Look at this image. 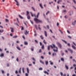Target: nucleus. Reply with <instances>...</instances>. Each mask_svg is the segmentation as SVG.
Returning <instances> with one entry per match:
<instances>
[{"mask_svg":"<svg viewBox=\"0 0 76 76\" xmlns=\"http://www.w3.org/2000/svg\"><path fill=\"white\" fill-rule=\"evenodd\" d=\"M72 48H73L74 49V50H75V49H76V47H75V46H74L73 45H72Z\"/></svg>","mask_w":76,"mask_h":76,"instance_id":"f8f14e48","label":"nucleus"},{"mask_svg":"<svg viewBox=\"0 0 76 76\" xmlns=\"http://www.w3.org/2000/svg\"><path fill=\"white\" fill-rule=\"evenodd\" d=\"M44 34H45V37H47V32L46 31H44Z\"/></svg>","mask_w":76,"mask_h":76,"instance_id":"39448f33","label":"nucleus"},{"mask_svg":"<svg viewBox=\"0 0 76 76\" xmlns=\"http://www.w3.org/2000/svg\"><path fill=\"white\" fill-rule=\"evenodd\" d=\"M15 25H17V26H19V25H18V23H15Z\"/></svg>","mask_w":76,"mask_h":76,"instance_id":"72a5a7b5","label":"nucleus"},{"mask_svg":"<svg viewBox=\"0 0 76 76\" xmlns=\"http://www.w3.org/2000/svg\"><path fill=\"white\" fill-rule=\"evenodd\" d=\"M39 70H42V68H40L39 69Z\"/></svg>","mask_w":76,"mask_h":76,"instance_id":"c9c22d12","label":"nucleus"},{"mask_svg":"<svg viewBox=\"0 0 76 76\" xmlns=\"http://www.w3.org/2000/svg\"><path fill=\"white\" fill-rule=\"evenodd\" d=\"M56 44L57 45H58V46L60 47V48H61V44H60L59 42H57L56 43Z\"/></svg>","mask_w":76,"mask_h":76,"instance_id":"7ed1b4c3","label":"nucleus"},{"mask_svg":"<svg viewBox=\"0 0 76 76\" xmlns=\"http://www.w3.org/2000/svg\"><path fill=\"white\" fill-rule=\"evenodd\" d=\"M6 22H9V20L7 19H5Z\"/></svg>","mask_w":76,"mask_h":76,"instance_id":"58836bf2","label":"nucleus"},{"mask_svg":"<svg viewBox=\"0 0 76 76\" xmlns=\"http://www.w3.org/2000/svg\"><path fill=\"white\" fill-rule=\"evenodd\" d=\"M24 45H28V42H24Z\"/></svg>","mask_w":76,"mask_h":76,"instance_id":"aec40b11","label":"nucleus"},{"mask_svg":"<svg viewBox=\"0 0 76 76\" xmlns=\"http://www.w3.org/2000/svg\"><path fill=\"white\" fill-rule=\"evenodd\" d=\"M62 41H63V42H65V44H67V42H66V41L64 40H63V39H62Z\"/></svg>","mask_w":76,"mask_h":76,"instance_id":"6ab92c4d","label":"nucleus"},{"mask_svg":"<svg viewBox=\"0 0 76 76\" xmlns=\"http://www.w3.org/2000/svg\"><path fill=\"white\" fill-rule=\"evenodd\" d=\"M60 74H61V76H63V73L62 72H60Z\"/></svg>","mask_w":76,"mask_h":76,"instance_id":"e433bc0d","label":"nucleus"},{"mask_svg":"<svg viewBox=\"0 0 76 76\" xmlns=\"http://www.w3.org/2000/svg\"><path fill=\"white\" fill-rule=\"evenodd\" d=\"M58 25H59V24L58 23H57V26H58Z\"/></svg>","mask_w":76,"mask_h":76,"instance_id":"774afa93","label":"nucleus"},{"mask_svg":"<svg viewBox=\"0 0 76 76\" xmlns=\"http://www.w3.org/2000/svg\"><path fill=\"white\" fill-rule=\"evenodd\" d=\"M4 32V30H0V33H3V32Z\"/></svg>","mask_w":76,"mask_h":76,"instance_id":"2eb2a0df","label":"nucleus"},{"mask_svg":"<svg viewBox=\"0 0 76 76\" xmlns=\"http://www.w3.org/2000/svg\"><path fill=\"white\" fill-rule=\"evenodd\" d=\"M32 60H34V61H35V59L34 58H32Z\"/></svg>","mask_w":76,"mask_h":76,"instance_id":"8fccbe9b","label":"nucleus"},{"mask_svg":"<svg viewBox=\"0 0 76 76\" xmlns=\"http://www.w3.org/2000/svg\"><path fill=\"white\" fill-rule=\"evenodd\" d=\"M68 51H71V53H73V51L72 49L70 48L68 49Z\"/></svg>","mask_w":76,"mask_h":76,"instance_id":"0eeeda50","label":"nucleus"},{"mask_svg":"<svg viewBox=\"0 0 76 76\" xmlns=\"http://www.w3.org/2000/svg\"><path fill=\"white\" fill-rule=\"evenodd\" d=\"M67 32L68 33V34H70V32L69 31L67 30Z\"/></svg>","mask_w":76,"mask_h":76,"instance_id":"864d4df0","label":"nucleus"},{"mask_svg":"<svg viewBox=\"0 0 76 76\" xmlns=\"http://www.w3.org/2000/svg\"><path fill=\"white\" fill-rule=\"evenodd\" d=\"M45 63L46 65H48V61H45Z\"/></svg>","mask_w":76,"mask_h":76,"instance_id":"5701e85b","label":"nucleus"},{"mask_svg":"<svg viewBox=\"0 0 76 76\" xmlns=\"http://www.w3.org/2000/svg\"><path fill=\"white\" fill-rule=\"evenodd\" d=\"M15 1V2H16L17 4H16V5H17V6H19V3H18V2L17 1H16V0H14Z\"/></svg>","mask_w":76,"mask_h":76,"instance_id":"9d476101","label":"nucleus"},{"mask_svg":"<svg viewBox=\"0 0 76 76\" xmlns=\"http://www.w3.org/2000/svg\"><path fill=\"white\" fill-rule=\"evenodd\" d=\"M15 73L16 74H17L18 73V71H17V70H16L15 71Z\"/></svg>","mask_w":76,"mask_h":76,"instance_id":"e2e57ef3","label":"nucleus"},{"mask_svg":"<svg viewBox=\"0 0 76 76\" xmlns=\"http://www.w3.org/2000/svg\"><path fill=\"white\" fill-rule=\"evenodd\" d=\"M52 45H50V47L51 48H56V50H55V49H53V51L54 52H57L58 51V48L57 47H56V46L54 44H52Z\"/></svg>","mask_w":76,"mask_h":76,"instance_id":"f257e3e1","label":"nucleus"},{"mask_svg":"<svg viewBox=\"0 0 76 76\" xmlns=\"http://www.w3.org/2000/svg\"><path fill=\"white\" fill-rule=\"evenodd\" d=\"M47 28L48 29H49L50 28L49 27V26H47Z\"/></svg>","mask_w":76,"mask_h":76,"instance_id":"6e6d98bb","label":"nucleus"},{"mask_svg":"<svg viewBox=\"0 0 76 76\" xmlns=\"http://www.w3.org/2000/svg\"><path fill=\"white\" fill-rule=\"evenodd\" d=\"M35 42H36V43H38V42L37 41V40H35Z\"/></svg>","mask_w":76,"mask_h":76,"instance_id":"680f3d73","label":"nucleus"},{"mask_svg":"<svg viewBox=\"0 0 76 76\" xmlns=\"http://www.w3.org/2000/svg\"><path fill=\"white\" fill-rule=\"evenodd\" d=\"M50 64L52 65V64H53V62H51V61H50Z\"/></svg>","mask_w":76,"mask_h":76,"instance_id":"bf43d9fd","label":"nucleus"},{"mask_svg":"<svg viewBox=\"0 0 76 76\" xmlns=\"http://www.w3.org/2000/svg\"><path fill=\"white\" fill-rule=\"evenodd\" d=\"M17 49H18V50H19L20 51V48H19V47L17 46L16 47Z\"/></svg>","mask_w":76,"mask_h":76,"instance_id":"4468645a","label":"nucleus"},{"mask_svg":"<svg viewBox=\"0 0 76 76\" xmlns=\"http://www.w3.org/2000/svg\"><path fill=\"white\" fill-rule=\"evenodd\" d=\"M28 76V74L27 73H26V76Z\"/></svg>","mask_w":76,"mask_h":76,"instance_id":"0e129e2a","label":"nucleus"},{"mask_svg":"<svg viewBox=\"0 0 76 76\" xmlns=\"http://www.w3.org/2000/svg\"><path fill=\"white\" fill-rule=\"evenodd\" d=\"M68 37L69 38H70V39L72 38V37H71L70 36H68Z\"/></svg>","mask_w":76,"mask_h":76,"instance_id":"c03bdc74","label":"nucleus"},{"mask_svg":"<svg viewBox=\"0 0 76 76\" xmlns=\"http://www.w3.org/2000/svg\"><path fill=\"white\" fill-rule=\"evenodd\" d=\"M56 53H53V56H56Z\"/></svg>","mask_w":76,"mask_h":76,"instance_id":"b1692460","label":"nucleus"},{"mask_svg":"<svg viewBox=\"0 0 76 76\" xmlns=\"http://www.w3.org/2000/svg\"><path fill=\"white\" fill-rule=\"evenodd\" d=\"M39 6L40 7H41V8H42H42H43V7H42V5H41V4H40Z\"/></svg>","mask_w":76,"mask_h":76,"instance_id":"cd10ccee","label":"nucleus"},{"mask_svg":"<svg viewBox=\"0 0 76 76\" xmlns=\"http://www.w3.org/2000/svg\"><path fill=\"white\" fill-rule=\"evenodd\" d=\"M28 14H29V12L28 11H27V14H26V15L28 16Z\"/></svg>","mask_w":76,"mask_h":76,"instance_id":"f704fd0d","label":"nucleus"},{"mask_svg":"<svg viewBox=\"0 0 76 76\" xmlns=\"http://www.w3.org/2000/svg\"><path fill=\"white\" fill-rule=\"evenodd\" d=\"M48 50H50V46H48Z\"/></svg>","mask_w":76,"mask_h":76,"instance_id":"7c9ffc66","label":"nucleus"},{"mask_svg":"<svg viewBox=\"0 0 76 76\" xmlns=\"http://www.w3.org/2000/svg\"><path fill=\"white\" fill-rule=\"evenodd\" d=\"M40 38H41V39H44V37H42V35H41L40 36Z\"/></svg>","mask_w":76,"mask_h":76,"instance_id":"f3484780","label":"nucleus"},{"mask_svg":"<svg viewBox=\"0 0 76 76\" xmlns=\"http://www.w3.org/2000/svg\"><path fill=\"white\" fill-rule=\"evenodd\" d=\"M18 37V36H13L12 38H16Z\"/></svg>","mask_w":76,"mask_h":76,"instance_id":"dca6fc26","label":"nucleus"},{"mask_svg":"<svg viewBox=\"0 0 76 76\" xmlns=\"http://www.w3.org/2000/svg\"><path fill=\"white\" fill-rule=\"evenodd\" d=\"M7 67H9V64H7Z\"/></svg>","mask_w":76,"mask_h":76,"instance_id":"5fc2aeb1","label":"nucleus"},{"mask_svg":"<svg viewBox=\"0 0 76 76\" xmlns=\"http://www.w3.org/2000/svg\"><path fill=\"white\" fill-rule=\"evenodd\" d=\"M76 20H75L74 21V22H73L72 23V24L73 25L75 26L76 24Z\"/></svg>","mask_w":76,"mask_h":76,"instance_id":"423d86ee","label":"nucleus"},{"mask_svg":"<svg viewBox=\"0 0 76 76\" xmlns=\"http://www.w3.org/2000/svg\"><path fill=\"white\" fill-rule=\"evenodd\" d=\"M67 45L68 46H69V47L70 46V43H68Z\"/></svg>","mask_w":76,"mask_h":76,"instance_id":"09e8293b","label":"nucleus"},{"mask_svg":"<svg viewBox=\"0 0 76 76\" xmlns=\"http://www.w3.org/2000/svg\"><path fill=\"white\" fill-rule=\"evenodd\" d=\"M29 31H27L26 30L25 31H24V34H25V35H27V34H29Z\"/></svg>","mask_w":76,"mask_h":76,"instance_id":"20e7f679","label":"nucleus"},{"mask_svg":"<svg viewBox=\"0 0 76 76\" xmlns=\"http://www.w3.org/2000/svg\"><path fill=\"white\" fill-rule=\"evenodd\" d=\"M30 21L31 22V23H32V24H33V23H34L33 21H31V20H30Z\"/></svg>","mask_w":76,"mask_h":76,"instance_id":"79ce46f5","label":"nucleus"},{"mask_svg":"<svg viewBox=\"0 0 76 76\" xmlns=\"http://www.w3.org/2000/svg\"><path fill=\"white\" fill-rule=\"evenodd\" d=\"M19 17L20 18V19H23V17H22L21 16V15H18Z\"/></svg>","mask_w":76,"mask_h":76,"instance_id":"a211bd4d","label":"nucleus"},{"mask_svg":"<svg viewBox=\"0 0 76 76\" xmlns=\"http://www.w3.org/2000/svg\"><path fill=\"white\" fill-rule=\"evenodd\" d=\"M4 56V54L3 53H2L0 54V56L1 57H3Z\"/></svg>","mask_w":76,"mask_h":76,"instance_id":"393cba45","label":"nucleus"},{"mask_svg":"<svg viewBox=\"0 0 76 76\" xmlns=\"http://www.w3.org/2000/svg\"><path fill=\"white\" fill-rule=\"evenodd\" d=\"M48 13H49V11H48L46 13V15H47L48 14Z\"/></svg>","mask_w":76,"mask_h":76,"instance_id":"de8ad7c7","label":"nucleus"},{"mask_svg":"<svg viewBox=\"0 0 76 76\" xmlns=\"http://www.w3.org/2000/svg\"><path fill=\"white\" fill-rule=\"evenodd\" d=\"M40 62L41 63H42V64H44V62L43 61L40 60Z\"/></svg>","mask_w":76,"mask_h":76,"instance_id":"9b49d317","label":"nucleus"},{"mask_svg":"<svg viewBox=\"0 0 76 76\" xmlns=\"http://www.w3.org/2000/svg\"><path fill=\"white\" fill-rule=\"evenodd\" d=\"M10 29H11V31L12 32H13V28L12 27H10Z\"/></svg>","mask_w":76,"mask_h":76,"instance_id":"6e6552de","label":"nucleus"},{"mask_svg":"<svg viewBox=\"0 0 76 76\" xmlns=\"http://www.w3.org/2000/svg\"><path fill=\"white\" fill-rule=\"evenodd\" d=\"M50 32H51V33H52V34H53V31H52V30H51V29H50Z\"/></svg>","mask_w":76,"mask_h":76,"instance_id":"49530a36","label":"nucleus"},{"mask_svg":"<svg viewBox=\"0 0 76 76\" xmlns=\"http://www.w3.org/2000/svg\"><path fill=\"white\" fill-rule=\"evenodd\" d=\"M39 13L38 12L37 13V18H38V16H39Z\"/></svg>","mask_w":76,"mask_h":76,"instance_id":"4be33fe9","label":"nucleus"},{"mask_svg":"<svg viewBox=\"0 0 76 76\" xmlns=\"http://www.w3.org/2000/svg\"><path fill=\"white\" fill-rule=\"evenodd\" d=\"M72 42L73 44L75 45V46H76V43H75L74 42Z\"/></svg>","mask_w":76,"mask_h":76,"instance_id":"ea45409f","label":"nucleus"},{"mask_svg":"<svg viewBox=\"0 0 76 76\" xmlns=\"http://www.w3.org/2000/svg\"><path fill=\"white\" fill-rule=\"evenodd\" d=\"M42 50L44 49V45H42Z\"/></svg>","mask_w":76,"mask_h":76,"instance_id":"ddd939ff","label":"nucleus"},{"mask_svg":"<svg viewBox=\"0 0 76 76\" xmlns=\"http://www.w3.org/2000/svg\"><path fill=\"white\" fill-rule=\"evenodd\" d=\"M59 2H60V1H58L57 2L58 4H59Z\"/></svg>","mask_w":76,"mask_h":76,"instance_id":"13d9d810","label":"nucleus"},{"mask_svg":"<svg viewBox=\"0 0 76 76\" xmlns=\"http://www.w3.org/2000/svg\"><path fill=\"white\" fill-rule=\"evenodd\" d=\"M1 72L2 74H3V73H4V71L1 70Z\"/></svg>","mask_w":76,"mask_h":76,"instance_id":"37998d69","label":"nucleus"},{"mask_svg":"<svg viewBox=\"0 0 76 76\" xmlns=\"http://www.w3.org/2000/svg\"><path fill=\"white\" fill-rule=\"evenodd\" d=\"M43 42V43H44V44H47V42H46L45 41V40H44Z\"/></svg>","mask_w":76,"mask_h":76,"instance_id":"bb28decb","label":"nucleus"},{"mask_svg":"<svg viewBox=\"0 0 76 76\" xmlns=\"http://www.w3.org/2000/svg\"><path fill=\"white\" fill-rule=\"evenodd\" d=\"M39 53H41V49H40L39 51Z\"/></svg>","mask_w":76,"mask_h":76,"instance_id":"3c124183","label":"nucleus"},{"mask_svg":"<svg viewBox=\"0 0 76 76\" xmlns=\"http://www.w3.org/2000/svg\"><path fill=\"white\" fill-rule=\"evenodd\" d=\"M65 67L67 69V70H68L69 69V67L66 65H65Z\"/></svg>","mask_w":76,"mask_h":76,"instance_id":"412c9836","label":"nucleus"},{"mask_svg":"<svg viewBox=\"0 0 76 76\" xmlns=\"http://www.w3.org/2000/svg\"><path fill=\"white\" fill-rule=\"evenodd\" d=\"M73 2H74V3H75V4H76V1L73 0Z\"/></svg>","mask_w":76,"mask_h":76,"instance_id":"4c0bfd02","label":"nucleus"},{"mask_svg":"<svg viewBox=\"0 0 76 76\" xmlns=\"http://www.w3.org/2000/svg\"><path fill=\"white\" fill-rule=\"evenodd\" d=\"M38 28H39V30H40V31H41V28L39 27H38Z\"/></svg>","mask_w":76,"mask_h":76,"instance_id":"052dcab7","label":"nucleus"},{"mask_svg":"<svg viewBox=\"0 0 76 76\" xmlns=\"http://www.w3.org/2000/svg\"><path fill=\"white\" fill-rule=\"evenodd\" d=\"M34 20L35 22H36L37 23H42V21L41 20H39L37 18H34Z\"/></svg>","mask_w":76,"mask_h":76,"instance_id":"f03ea898","label":"nucleus"},{"mask_svg":"<svg viewBox=\"0 0 76 76\" xmlns=\"http://www.w3.org/2000/svg\"><path fill=\"white\" fill-rule=\"evenodd\" d=\"M17 21L18 22V23H19V21L18 20V18H17Z\"/></svg>","mask_w":76,"mask_h":76,"instance_id":"4d7b16f0","label":"nucleus"},{"mask_svg":"<svg viewBox=\"0 0 76 76\" xmlns=\"http://www.w3.org/2000/svg\"><path fill=\"white\" fill-rule=\"evenodd\" d=\"M65 18H67V16H65L64 17Z\"/></svg>","mask_w":76,"mask_h":76,"instance_id":"69168bd1","label":"nucleus"},{"mask_svg":"<svg viewBox=\"0 0 76 76\" xmlns=\"http://www.w3.org/2000/svg\"><path fill=\"white\" fill-rule=\"evenodd\" d=\"M16 61H19V59L18 58H17L16 59Z\"/></svg>","mask_w":76,"mask_h":76,"instance_id":"603ef678","label":"nucleus"},{"mask_svg":"<svg viewBox=\"0 0 76 76\" xmlns=\"http://www.w3.org/2000/svg\"><path fill=\"white\" fill-rule=\"evenodd\" d=\"M27 16V19H31V17H30V16H29V15H28Z\"/></svg>","mask_w":76,"mask_h":76,"instance_id":"1a4fd4ad","label":"nucleus"},{"mask_svg":"<svg viewBox=\"0 0 76 76\" xmlns=\"http://www.w3.org/2000/svg\"><path fill=\"white\" fill-rule=\"evenodd\" d=\"M61 61H64V58H61Z\"/></svg>","mask_w":76,"mask_h":76,"instance_id":"c756f323","label":"nucleus"},{"mask_svg":"<svg viewBox=\"0 0 76 76\" xmlns=\"http://www.w3.org/2000/svg\"><path fill=\"white\" fill-rule=\"evenodd\" d=\"M59 31H60V32H61V34H63V32H62L61 30H59Z\"/></svg>","mask_w":76,"mask_h":76,"instance_id":"a18cd8bd","label":"nucleus"},{"mask_svg":"<svg viewBox=\"0 0 76 76\" xmlns=\"http://www.w3.org/2000/svg\"><path fill=\"white\" fill-rule=\"evenodd\" d=\"M27 73H29V69L28 68H27Z\"/></svg>","mask_w":76,"mask_h":76,"instance_id":"c85d7f7f","label":"nucleus"},{"mask_svg":"<svg viewBox=\"0 0 76 76\" xmlns=\"http://www.w3.org/2000/svg\"><path fill=\"white\" fill-rule=\"evenodd\" d=\"M73 66H74V67H76V64H73Z\"/></svg>","mask_w":76,"mask_h":76,"instance_id":"338daca9","label":"nucleus"},{"mask_svg":"<svg viewBox=\"0 0 76 76\" xmlns=\"http://www.w3.org/2000/svg\"><path fill=\"white\" fill-rule=\"evenodd\" d=\"M22 70L23 73H24L25 72H24V68H22Z\"/></svg>","mask_w":76,"mask_h":76,"instance_id":"473e14b6","label":"nucleus"},{"mask_svg":"<svg viewBox=\"0 0 76 76\" xmlns=\"http://www.w3.org/2000/svg\"><path fill=\"white\" fill-rule=\"evenodd\" d=\"M72 13V14H73V12H70V16H71V13Z\"/></svg>","mask_w":76,"mask_h":76,"instance_id":"a19ab883","label":"nucleus"},{"mask_svg":"<svg viewBox=\"0 0 76 76\" xmlns=\"http://www.w3.org/2000/svg\"><path fill=\"white\" fill-rule=\"evenodd\" d=\"M31 8L34 11H35V9H34V8L33 7H32Z\"/></svg>","mask_w":76,"mask_h":76,"instance_id":"2f4dec72","label":"nucleus"},{"mask_svg":"<svg viewBox=\"0 0 76 76\" xmlns=\"http://www.w3.org/2000/svg\"><path fill=\"white\" fill-rule=\"evenodd\" d=\"M44 73L45 74H47V75H48V73L47 72V71H44Z\"/></svg>","mask_w":76,"mask_h":76,"instance_id":"a878e982","label":"nucleus"}]
</instances>
